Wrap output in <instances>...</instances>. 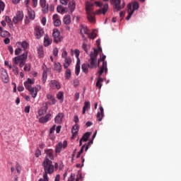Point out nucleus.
Returning a JSON list of instances; mask_svg holds the SVG:
<instances>
[{"mask_svg":"<svg viewBox=\"0 0 181 181\" xmlns=\"http://www.w3.org/2000/svg\"><path fill=\"white\" fill-rule=\"evenodd\" d=\"M98 79L96 82V87H98V88L101 89V87H103V81H104V79H103V78H101V76H103V74H104V73L105 74H107V73H108V68H107V62H103V65L100 68H99V71H98Z\"/></svg>","mask_w":181,"mask_h":181,"instance_id":"1","label":"nucleus"},{"mask_svg":"<svg viewBox=\"0 0 181 181\" xmlns=\"http://www.w3.org/2000/svg\"><path fill=\"white\" fill-rule=\"evenodd\" d=\"M45 153L46 156L42 163V166H54L52 162L54 159V156L53 155V149H45Z\"/></svg>","mask_w":181,"mask_h":181,"instance_id":"2","label":"nucleus"},{"mask_svg":"<svg viewBox=\"0 0 181 181\" xmlns=\"http://www.w3.org/2000/svg\"><path fill=\"white\" fill-rule=\"evenodd\" d=\"M28 59V52L25 51L23 54L20 56L15 57L13 59V63L15 64H19V67L22 69L23 66L26 64V60Z\"/></svg>","mask_w":181,"mask_h":181,"instance_id":"3","label":"nucleus"},{"mask_svg":"<svg viewBox=\"0 0 181 181\" xmlns=\"http://www.w3.org/2000/svg\"><path fill=\"white\" fill-rule=\"evenodd\" d=\"M96 45L98 46V49L93 48L94 54H92V67H95L97 66V56H98V52H103V49L101 48V46H100V40H96Z\"/></svg>","mask_w":181,"mask_h":181,"instance_id":"4","label":"nucleus"},{"mask_svg":"<svg viewBox=\"0 0 181 181\" xmlns=\"http://www.w3.org/2000/svg\"><path fill=\"white\" fill-rule=\"evenodd\" d=\"M94 5H95V6H98V8H101V6H103L102 9H99L97 11L98 15H99V13H103V15H105V13L108 12V4H105L103 5V4H101V2L100 1H95Z\"/></svg>","mask_w":181,"mask_h":181,"instance_id":"5","label":"nucleus"},{"mask_svg":"<svg viewBox=\"0 0 181 181\" xmlns=\"http://www.w3.org/2000/svg\"><path fill=\"white\" fill-rule=\"evenodd\" d=\"M44 167V175H43V177L44 180L43 181H49V177L47 176V173H49V175H52V173H53V172H54V166H46V165H43Z\"/></svg>","mask_w":181,"mask_h":181,"instance_id":"6","label":"nucleus"},{"mask_svg":"<svg viewBox=\"0 0 181 181\" xmlns=\"http://www.w3.org/2000/svg\"><path fill=\"white\" fill-rule=\"evenodd\" d=\"M112 4L114 5V9L116 12L121 11L125 6V3H123L121 6V0H111Z\"/></svg>","mask_w":181,"mask_h":181,"instance_id":"7","label":"nucleus"},{"mask_svg":"<svg viewBox=\"0 0 181 181\" xmlns=\"http://www.w3.org/2000/svg\"><path fill=\"white\" fill-rule=\"evenodd\" d=\"M23 11H17L16 16L13 18V23L16 25L17 23H19V22H22V21H23Z\"/></svg>","mask_w":181,"mask_h":181,"instance_id":"8","label":"nucleus"},{"mask_svg":"<svg viewBox=\"0 0 181 181\" xmlns=\"http://www.w3.org/2000/svg\"><path fill=\"white\" fill-rule=\"evenodd\" d=\"M42 90V86L40 85H37L36 87H33L32 88L29 89L28 91L30 94L33 97V98H36L37 97V93Z\"/></svg>","mask_w":181,"mask_h":181,"instance_id":"9","label":"nucleus"},{"mask_svg":"<svg viewBox=\"0 0 181 181\" xmlns=\"http://www.w3.org/2000/svg\"><path fill=\"white\" fill-rule=\"evenodd\" d=\"M52 37L54 38V42L55 43H59V42H62V39L60 38V31L57 28H54L52 33Z\"/></svg>","mask_w":181,"mask_h":181,"instance_id":"10","label":"nucleus"},{"mask_svg":"<svg viewBox=\"0 0 181 181\" xmlns=\"http://www.w3.org/2000/svg\"><path fill=\"white\" fill-rule=\"evenodd\" d=\"M80 32L83 37H89V39H91V34H90L88 28H87L86 26L81 25Z\"/></svg>","mask_w":181,"mask_h":181,"instance_id":"11","label":"nucleus"},{"mask_svg":"<svg viewBox=\"0 0 181 181\" xmlns=\"http://www.w3.org/2000/svg\"><path fill=\"white\" fill-rule=\"evenodd\" d=\"M40 5L43 13H49V4H46V0H40Z\"/></svg>","mask_w":181,"mask_h":181,"instance_id":"12","label":"nucleus"},{"mask_svg":"<svg viewBox=\"0 0 181 181\" xmlns=\"http://www.w3.org/2000/svg\"><path fill=\"white\" fill-rule=\"evenodd\" d=\"M35 30L36 39H40V37L45 35V30L39 26L35 27Z\"/></svg>","mask_w":181,"mask_h":181,"instance_id":"13","label":"nucleus"},{"mask_svg":"<svg viewBox=\"0 0 181 181\" xmlns=\"http://www.w3.org/2000/svg\"><path fill=\"white\" fill-rule=\"evenodd\" d=\"M49 87L52 90H60V83L56 80H52L49 83Z\"/></svg>","mask_w":181,"mask_h":181,"instance_id":"14","label":"nucleus"},{"mask_svg":"<svg viewBox=\"0 0 181 181\" xmlns=\"http://www.w3.org/2000/svg\"><path fill=\"white\" fill-rule=\"evenodd\" d=\"M32 84H35V79L33 78L31 79L30 78H28L27 79V81H25L24 82V86L26 88V90H28L29 91V90H30V88H32Z\"/></svg>","mask_w":181,"mask_h":181,"instance_id":"15","label":"nucleus"},{"mask_svg":"<svg viewBox=\"0 0 181 181\" xmlns=\"http://www.w3.org/2000/svg\"><path fill=\"white\" fill-rule=\"evenodd\" d=\"M90 136H91V132H88L83 134V136L80 139L79 146H81V145H83V142H87Z\"/></svg>","mask_w":181,"mask_h":181,"instance_id":"16","label":"nucleus"},{"mask_svg":"<svg viewBox=\"0 0 181 181\" xmlns=\"http://www.w3.org/2000/svg\"><path fill=\"white\" fill-rule=\"evenodd\" d=\"M86 11L87 13V18L89 22H91V4L90 2H86Z\"/></svg>","mask_w":181,"mask_h":181,"instance_id":"17","label":"nucleus"},{"mask_svg":"<svg viewBox=\"0 0 181 181\" xmlns=\"http://www.w3.org/2000/svg\"><path fill=\"white\" fill-rule=\"evenodd\" d=\"M47 99L48 100L47 103L49 104V105H54L57 103L54 96L50 93L47 94Z\"/></svg>","mask_w":181,"mask_h":181,"instance_id":"18","label":"nucleus"},{"mask_svg":"<svg viewBox=\"0 0 181 181\" xmlns=\"http://www.w3.org/2000/svg\"><path fill=\"white\" fill-rule=\"evenodd\" d=\"M1 78L4 83H8L9 81V76L5 69L1 70Z\"/></svg>","mask_w":181,"mask_h":181,"instance_id":"19","label":"nucleus"},{"mask_svg":"<svg viewBox=\"0 0 181 181\" xmlns=\"http://www.w3.org/2000/svg\"><path fill=\"white\" fill-rule=\"evenodd\" d=\"M52 19L54 21V25L55 26H60L62 25V21H60V18H59V15L57 14H54L52 16Z\"/></svg>","mask_w":181,"mask_h":181,"instance_id":"20","label":"nucleus"},{"mask_svg":"<svg viewBox=\"0 0 181 181\" xmlns=\"http://www.w3.org/2000/svg\"><path fill=\"white\" fill-rule=\"evenodd\" d=\"M100 111L97 114V119L100 122L103 121V118L104 117V107L103 106H100Z\"/></svg>","mask_w":181,"mask_h":181,"instance_id":"21","label":"nucleus"},{"mask_svg":"<svg viewBox=\"0 0 181 181\" xmlns=\"http://www.w3.org/2000/svg\"><path fill=\"white\" fill-rule=\"evenodd\" d=\"M52 39L50 37H49L48 35H46L44 37V46L45 47H48V46H50L52 45Z\"/></svg>","mask_w":181,"mask_h":181,"instance_id":"22","label":"nucleus"},{"mask_svg":"<svg viewBox=\"0 0 181 181\" xmlns=\"http://www.w3.org/2000/svg\"><path fill=\"white\" fill-rule=\"evenodd\" d=\"M127 13L128 16H127L126 20L129 21V19H131V16L134 15V10H132V6H131V4L127 6Z\"/></svg>","mask_w":181,"mask_h":181,"instance_id":"23","label":"nucleus"},{"mask_svg":"<svg viewBox=\"0 0 181 181\" xmlns=\"http://www.w3.org/2000/svg\"><path fill=\"white\" fill-rule=\"evenodd\" d=\"M64 117V114L63 113H59L54 119L56 124H60L63 121V117Z\"/></svg>","mask_w":181,"mask_h":181,"instance_id":"24","label":"nucleus"},{"mask_svg":"<svg viewBox=\"0 0 181 181\" xmlns=\"http://www.w3.org/2000/svg\"><path fill=\"white\" fill-rule=\"evenodd\" d=\"M47 104H44V105L38 110L39 115H45L47 112Z\"/></svg>","mask_w":181,"mask_h":181,"instance_id":"25","label":"nucleus"},{"mask_svg":"<svg viewBox=\"0 0 181 181\" xmlns=\"http://www.w3.org/2000/svg\"><path fill=\"white\" fill-rule=\"evenodd\" d=\"M68 8H69L71 13H73V12H74V9H76V2H74V0H71L69 3Z\"/></svg>","mask_w":181,"mask_h":181,"instance_id":"26","label":"nucleus"},{"mask_svg":"<svg viewBox=\"0 0 181 181\" xmlns=\"http://www.w3.org/2000/svg\"><path fill=\"white\" fill-rule=\"evenodd\" d=\"M64 69H69V66L71 64V58H64Z\"/></svg>","mask_w":181,"mask_h":181,"instance_id":"27","label":"nucleus"},{"mask_svg":"<svg viewBox=\"0 0 181 181\" xmlns=\"http://www.w3.org/2000/svg\"><path fill=\"white\" fill-rule=\"evenodd\" d=\"M50 114H47L44 117L40 118L39 122H41V124H45V122H47V121L50 119Z\"/></svg>","mask_w":181,"mask_h":181,"instance_id":"28","label":"nucleus"},{"mask_svg":"<svg viewBox=\"0 0 181 181\" xmlns=\"http://www.w3.org/2000/svg\"><path fill=\"white\" fill-rule=\"evenodd\" d=\"M106 56L105 55H103L102 57H100V59H98V62H97V56H96V66H93V65H91V68H95L97 67V66H100V62H103V63H107L106 61H105V59H106Z\"/></svg>","mask_w":181,"mask_h":181,"instance_id":"29","label":"nucleus"},{"mask_svg":"<svg viewBox=\"0 0 181 181\" xmlns=\"http://www.w3.org/2000/svg\"><path fill=\"white\" fill-rule=\"evenodd\" d=\"M63 22L65 25H70L71 23V16L66 15L64 17Z\"/></svg>","mask_w":181,"mask_h":181,"instance_id":"30","label":"nucleus"},{"mask_svg":"<svg viewBox=\"0 0 181 181\" xmlns=\"http://www.w3.org/2000/svg\"><path fill=\"white\" fill-rule=\"evenodd\" d=\"M88 148H89L88 145H86V144L83 145L81 148V150H80V151L77 154L76 158H80V156H81V153H83L84 149H85V151L86 152V151L88 150Z\"/></svg>","mask_w":181,"mask_h":181,"instance_id":"31","label":"nucleus"},{"mask_svg":"<svg viewBox=\"0 0 181 181\" xmlns=\"http://www.w3.org/2000/svg\"><path fill=\"white\" fill-rule=\"evenodd\" d=\"M28 15L30 19H32V21H33V19H35V11L29 7L28 8Z\"/></svg>","mask_w":181,"mask_h":181,"instance_id":"32","label":"nucleus"},{"mask_svg":"<svg viewBox=\"0 0 181 181\" xmlns=\"http://www.w3.org/2000/svg\"><path fill=\"white\" fill-rule=\"evenodd\" d=\"M81 64V62L80 61V59H78V62H76V71H75V74L76 76H78L80 74V64Z\"/></svg>","mask_w":181,"mask_h":181,"instance_id":"33","label":"nucleus"},{"mask_svg":"<svg viewBox=\"0 0 181 181\" xmlns=\"http://www.w3.org/2000/svg\"><path fill=\"white\" fill-rule=\"evenodd\" d=\"M57 98L59 100L60 103H63L64 101V93L59 91L57 95Z\"/></svg>","mask_w":181,"mask_h":181,"instance_id":"34","label":"nucleus"},{"mask_svg":"<svg viewBox=\"0 0 181 181\" xmlns=\"http://www.w3.org/2000/svg\"><path fill=\"white\" fill-rule=\"evenodd\" d=\"M63 148V143L60 142L58 144H57L55 148V152L56 153H60L62 152V148Z\"/></svg>","mask_w":181,"mask_h":181,"instance_id":"35","label":"nucleus"},{"mask_svg":"<svg viewBox=\"0 0 181 181\" xmlns=\"http://www.w3.org/2000/svg\"><path fill=\"white\" fill-rule=\"evenodd\" d=\"M54 69L56 71H58V73H60L62 71V64L59 62L55 63L54 66Z\"/></svg>","mask_w":181,"mask_h":181,"instance_id":"36","label":"nucleus"},{"mask_svg":"<svg viewBox=\"0 0 181 181\" xmlns=\"http://www.w3.org/2000/svg\"><path fill=\"white\" fill-rule=\"evenodd\" d=\"M38 57L40 58L45 57V52H43V47H40L37 48Z\"/></svg>","mask_w":181,"mask_h":181,"instance_id":"37","label":"nucleus"},{"mask_svg":"<svg viewBox=\"0 0 181 181\" xmlns=\"http://www.w3.org/2000/svg\"><path fill=\"white\" fill-rule=\"evenodd\" d=\"M88 110H90V102H85L83 107V114H86V111H88Z\"/></svg>","mask_w":181,"mask_h":181,"instance_id":"38","label":"nucleus"},{"mask_svg":"<svg viewBox=\"0 0 181 181\" xmlns=\"http://www.w3.org/2000/svg\"><path fill=\"white\" fill-rule=\"evenodd\" d=\"M0 36L1 37H9V36H11V33H9V32L6 31V30H3L0 33Z\"/></svg>","mask_w":181,"mask_h":181,"instance_id":"39","label":"nucleus"},{"mask_svg":"<svg viewBox=\"0 0 181 181\" xmlns=\"http://www.w3.org/2000/svg\"><path fill=\"white\" fill-rule=\"evenodd\" d=\"M65 71V78L66 80H70V77H71V71L69 69H66Z\"/></svg>","mask_w":181,"mask_h":181,"instance_id":"40","label":"nucleus"},{"mask_svg":"<svg viewBox=\"0 0 181 181\" xmlns=\"http://www.w3.org/2000/svg\"><path fill=\"white\" fill-rule=\"evenodd\" d=\"M18 45H21V47H23V49L24 50H26V49H28V47H29V43L26 42V41H23L22 42H18Z\"/></svg>","mask_w":181,"mask_h":181,"instance_id":"41","label":"nucleus"},{"mask_svg":"<svg viewBox=\"0 0 181 181\" xmlns=\"http://www.w3.org/2000/svg\"><path fill=\"white\" fill-rule=\"evenodd\" d=\"M78 132V126L77 124H75L72 129H71V133L73 135H77V133Z\"/></svg>","mask_w":181,"mask_h":181,"instance_id":"42","label":"nucleus"},{"mask_svg":"<svg viewBox=\"0 0 181 181\" xmlns=\"http://www.w3.org/2000/svg\"><path fill=\"white\" fill-rule=\"evenodd\" d=\"M81 69L83 73H86V74L88 73V64H82Z\"/></svg>","mask_w":181,"mask_h":181,"instance_id":"43","label":"nucleus"},{"mask_svg":"<svg viewBox=\"0 0 181 181\" xmlns=\"http://www.w3.org/2000/svg\"><path fill=\"white\" fill-rule=\"evenodd\" d=\"M138 9H139V3L136 1L133 2V9L132 11L134 12L135 11H138Z\"/></svg>","mask_w":181,"mask_h":181,"instance_id":"44","label":"nucleus"},{"mask_svg":"<svg viewBox=\"0 0 181 181\" xmlns=\"http://www.w3.org/2000/svg\"><path fill=\"white\" fill-rule=\"evenodd\" d=\"M57 11L58 13H63V12H65L66 9L64 8L63 6H58L57 7Z\"/></svg>","mask_w":181,"mask_h":181,"instance_id":"45","label":"nucleus"},{"mask_svg":"<svg viewBox=\"0 0 181 181\" xmlns=\"http://www.w3.org/2000/svg\"><path fill=\"white\" fill-rule=\"evenodd\" d=\"M46 80H47V72L45 71L42 72V83H43V84H45V83H46Z\"/></svg>","mask_w":181,"mask_h":181,"instance_id":"46","label":"nucleus"},{"mask_svg":"<svg viewBox=\"0 0 181 181\" xmlns=\"http://www.w3.org/2000/svg\"><path fill=\"white\" fill-rule=\"evenodd\" d=\"M12 70H13L14 74H16V76H18V74H19V69H18L16 67V66L13 65L12 66Z\"/></svg>","mask_w":181,"mask_h":181,"instance_id":"47","label":"nucleus"},{"mask_svg":"<svg viewBox=\"0 0 181 181\" xmlns=\"http://www.w3.org/2000/svg\"><path fill=\"white\" fill-rule=\"evenodd\" d=\"M74 54H75V56H76V59H77V61L76 62H78V59H80L78 57L80 56V50H78V49H75L74 50Z\"/></svg>","mask_w":181,"mask_h":181,"instance_id":"48","label":"nucleus"},{"mask_svg":"<svg viewBox=\"0 0 181 181\" xmlns=\"http://www.w3.org/2000/svg\"><path fill=\"white\" fill-rule=\"evenodd\" d=\"M35 156H36L37 158H39V156H40L42 155V151H40V149L37 148V149L35 150Z\"/></svg>","mask_w":181,"mask_h":181,"instance_id":"49","label":"nucleus"},{"mask_svg":"<svg viewBox=\"0 0 181 181\" xmlns=\"http://www.w3.org/2000/svg\"><path fill=\"white\" fill-rule=\"evenodd\" d=\"M97 37V30H93L91 33V39H95Z\"/></svg>","mask_w":181,"mask_h":181,"instance_id":"50","label":"nucleus"},{"mask_svg":"<svg viewBox=\"0 0 181 181\" xmlns=\"http://www.w3.org/2000/svg\"><path fill=\"white\" fill-rule=\"evenodd\" d=\"M21 52H22V49H21V47H18V48L16 49V50H15V54H16V56H18V54H21Z\"/></svg>","mask_w":181,"mask_h":181,"instance_id":"51","label":"nucleus"},{"mask_svg":"<svg viewBox=\"0 0 181 181\" xmlns=\"http://www.w3.org/2000/svg\"><path fill=\"white\" fill-rule=\"evenodd\" d=\"M5 9V3L0 2V13L1 12L4 11Z\"/></svg>","mask_w":181,"mask_h":181,"instance_id":"52","label":"nucleus"},{"mask_svg":"<svg viewBox=\"0 0 181 181\" xmlns=\"http://www.w3.org/2000/svg\"><path fill=\"white\" fill-rule=\"evenodd\" d=\"M80 86V81L78 79H74V87H78Z\"/></svg>","mask_w":181,"mask_h":181,"instance_id":"53","label":"nucleus"},{"mask_svg":"<svg viewBox=\"0 0 181 181\" xmlns=\"http://www.w3.org/2000/svg\"><path fill=\"white\" fill-rule=\"evenodd\" d=\"M57 54H59V49H57V47H55L53 49V55L56 57H57Z\"/></svg>","mask_w":181,"mask_h":181,"instance_id":"54","label":"nucleus"},{"mask_svg":"<svg viewBox=\"0 0 181 181\" xmlns=\"http://www.w3.org/2000/svg\"><path fill=\"white\" fill-rule=\"evenodd\" d=\"M62 57L63 59L68 58V57H67V51H66V50H64V52H63L62 54Z\"/></svg>","mask_w":181,"mask_h":181,"instance_id":"55","label":"nucleus"},{"mask_svg":"<svg viewBox=\"0 0 181 181\" xmlns=\"http://www.w3.org/2000/svg\"><path fill=\"white\" fill-rule=\"evenodd\" d=\"M25 112L29 114L30 112V106H25L24 109Z\"/></svg>","mask_w":181,"mask_h":181,"instance_id":"56","label":"nucleus"},{"mask_svg":"<svg viewBox=\"0 0 181 181\" xmlns=\"http://www.w3.org/2000/svg\"><path fill=\"white\" fill-rule=\"evenodd\" d=\"M24 4H25L26 8H29V6L30 5V0H25Z\"/></svg>","mask_w":181,"mask_h":181,"instance_id":"57","label":"nucleus"},{"mask_svg":"<svg viewBox=\"0 0 181 181\" xmlns=\"http://www.w3.org/2000/svg\"><path fill=\"white\" fill-rule=\"evenodd\" d=\"M82 49L86 52V53H88V49H87V45L83 44L82 45Z\"/></svg>","mask_w":181,"mask_h":181,"instance_id":"58","label":"nucleus"},{"mask_svg":"<svg viewBox=\"0 0 181 181\" xmlns=\"http://www.w3.org/2000/svg\"><path fill=\"white\" fill-rule=\"evenodd\" d=\"M54 131H56V124L53 125L50 129L49 134H53Z\"/></svg>","mask_w":181,"mask_h":181,"instance_id":"59","label":"nucleus"},{"mask_svg":"<svg viewBox=\"0 0 181 181\" xmlns=\"http://www.w3.org/2000/svg\"><path fill=\"white\" fill-rule=\"evenodd\" d=\"M4 42L5 45H9V43L11 42V40H9V37H6Z\"/></svg>","mask_w":181,"mask_h":181,"instance_id":"60","label":"nucleus"},{"mask_svg":"<svg viewBox=\"0 0 181 181\" xmlns=\"http://www.w3.org/2000/svg\"><path fill=\"white\" fill-rule=\"evenodd\" d=\"M5 21H6L7 23H11V18H9V16H5Z\"/></svg>","mask_w":181,"mask_h":181,"instance_id":"61","label":"nucleus"},{"mask_svg":"<svg viewBox=\"0 0 181 181\" xmlns=\"http://www.w3.org/2000/svg\"><path fill=\"white\" fill-rule=\"evenodd\" d=\"M24 71H30V66L28 65H25Z\"/></svg>","mask_w":181,"mask_h":181,"instance_id":"62","label":"nucleus"},{"mask_svg":"<svg viewBox=\"0 0 181 181\" xmlns=\"http://www.w3.org/2000/svg\"><path fill=\"white\" fill-rule=\"evenodd\" d=\"M60 2L62 5H67L69 4V0H60Z\"/></svg>","mask_w":181,"mask_h":181,"instance_id":"63","label":"nucleus"},{"mask_svg":"<svg viewBox=\"0 0 181 181\" xmlns=\"http://www.w3.org/2000/svg\"><path fill=\"white\" fill-rule=\"evenodd\" d=\"M33 5L34 8H36L37 6V0H33Z\"/></svg>","mask_w":181,"mask_h":181,"instance_id":"64","label":"nucleus"}]
</instances>
